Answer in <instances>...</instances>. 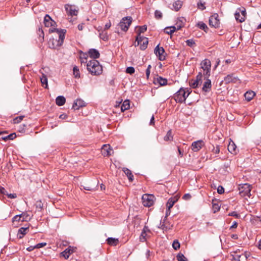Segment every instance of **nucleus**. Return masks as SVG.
Segmentation results:
<instances>
[{
	"mask_svg": "<svg viewBox=\"0 0 261 261\" xmlns=\"http://www.w3.org/2000/svg\"><path fill=\"white\" fill-rule=\"evenodd\" d=\"M48 32L50 33L56 32L59 36L58 39H53L50 40L49 43V47L56 49L61 46L64 42L65 34L67 32L66 30L53 28L49 29Z\"/></svg>",
	"mask_w": 261,
	"mask_h": 261,
	"instance_id": "f257e3e1",
	"label": "nucleus"
},
{
	"mask_svg": "<svg viewBox=\"0 0 261 261\" xmlns=\"http://www.w3.org/2000/svg\"><path fill=\"white\" fill-rule=\"evenodd\" d=\"M87 69L93 75H99L102 72V66L98 61L94 59L87 62Z\"/></svg>",
	"mask_w": 261,
	"mask_h": 261,
	"instance_id": "f03ea898",
	"label": "nucleus"
},
{
	"mask_svg": "<svg viewBox=\"0 0 261 261\" xmlns=\"http://www.w3.org/2000/svg\"><path fill=\"white\" fill-rule=\"evenodd\" d=\"M184 88H180L173 96V98L176 102L182 103L186 101V98L191 93V91Z\"/></svg>",
	"mask_w": 261,
	"mask_h": 261,
	"instance_id": "7ed1b4c3",
	"label": "nucleus"
},
{
	"mask_svg": "<svg viewBox=\"0 0 261 261\" xmlns=\"http://www.w3.org/2000/svg\"><path fill=\"white\" fill-rule=\"evenodd\" d=\"M201 68L203 69V74L205 78L211 75V62L210 60L205 59L200 63Z\"/></svg>",
	"mask_w": 261,
	"mask_h": 261,
	"instance_id": "20e7f679",
	"label": "nucleus"
},
{
	"mask_svg": "<svg viewBox=\"0 0 261 261\" xmlns=\"http://www.w3.org/2000/svg\"><path fill=\"white\" fill-rule=\"evenodd\" d=\"M251 188V186L249 184H241L239 186V193L242 197L248 196L250 197Z\"/></svg>",
	"mask_w": 261,
	"mask_h": 261,
	"instance_id": "39448f33",
	"label": "nucleus"
},
{
	"mask_svg": "<svg viewBox=\"0 0 261 261\" xmlns=\"http://www.w3.org/2000/svg\"><path fill=\"white\" fill-rule=\"evenodd\" d=\"M132 22V18L130 16H126L122 18L119 23L118 25L122 31L126 32Z\"/></svg>",
	"mask_w": 261,
	"mask_h": 261,
	"instance_id": "423d86ee",
	"label": "nucleus"
},
{
	"mask_svg": "<svg viewBox=\"0 0 261 261\" xmlns=\"http://www.w3.org/2000/svg\"><path fill=\"white\" fill-rule=\"evenodd\" d=\"M142 203L144 206L149 207L154 203V196L151 194H145L142 196Z\"/></svg>",
	"mask_w": 261,
	"mask_h": 261,
	"instance_id": "0eeeda50",
	"label": "nucleus"
},
{
	"mask_svg": "<svg viewBox=\"0 0 261 261\" xmlns=\"http://www.w3.org/2000/svg\"><path fill=\"white\" fill-rule=\"evenodd\" d=\"M154 53L160 61H164L166 59L165 49L163 47H160L158 44L154 48Z\"/></svg>",
	"mask_w": 261,
	"mask_h": 261,
	"instance_id": "6e6552de",
	"label": "nucleus"
},
{
	"mask_svg": "<svg viewBox=\"0 0 261 261\" xmlns=\"http://www.w3.org/2000/svg\"><path fill=\"white\" fill-rule=\"evenodd\" d=\"M136 41H137V45H140V47L141 50H144L147 48L148 43L147 38L142 36H137L136 37Z\"/></svg>",
	"mask_w": 261,
	"mask_h": 261,
	"instance_id": "1a4fd4ad",
	"label": "nucleus"
},
{
	"mask_svg": "<svg viewBox=\"0 0 261 261\" xmlns=\"http://www.w3.org/2000/svg\"><path fill=\"white\" fill-rule=\"evenodd\" d=\"M76 249V247L69 246L67 248L65 249L60 253V256L63 257L65 259H67L69 258L70 255L75 251Z\"/></svg>",
	"mask_w": 261,
	"mask_h": 261,
	"instance_id": "9d476101",
	"label": "nucleus"
},
{
	"mask_svg": "<svg viewBox=\"0 0 261 261\" xmlns=\"http://www.w3.org/2000/svg\"><path fill=\"white\" fill-rule=\"evenodd\" d=\"M220 22L218 19V15L217 14H215L211 16L209 19L210 25L213 27L215 28H218L219 26Z\"/></svg>",
	"mask_w": 261,
	"mask_h": 261,
	"instance_id": "9b49d317",
	"label": "nucleus"
},
{
	"mask_svg": "<svg viewBox=\"0 0 261 261\" xmlns=\"http://www.w3.org/2000/svg\"><path fill=\"white\" fill-rule=\"evenodd\" d=\"M204 145V143L202 140H198L192 143L191 149L193 151L196 152L199 151Z\"/></svg>",
	"mask_w": 261,
	"mask_h": 261,
	"instance_id": "f8f14e48",
	"label": "nucleus"
},
{
	"mask_svg": "<svg viewBox=\"0 0 261 261\" xmlns=\"http://www.w3.org/2000/svg\"><path fill=\"white\" fill-rule=\"evenodd\" d=\"M173 224L167 221V219H163L161 221V227L163 231H167L172 229Z\"/></svg>",
	"mask_w": 261,
	"mask_h": 261,
	"instance_id": "ddd939ff",
	"label": "nucleus"
},
{
	"mask_svg": "<svg viewBox=\"0 0 261 261\" xmlns=\"http://www.w3.org/2000/svg\"><path fill=\"white\" fill-rule=\"evenodd\" d=\"M65 9L66 11V13L68 15H70L71 16H76L77 14L78 11L76 10L74 7L69 5H65Z\"/></svg>",
	"mask_w": 261,
	"mask_h": 261,
	"instance_id": "4468645a",
	"label": "nucleus"
},
{
	"mask_svg": "<svg viewBox=\"0 0 261 261\" xmlns=\"http://www.w3.org/2000/svg\"><path fill=\"white\" fill-rule=\"evenodd\" d=\"M238 80V77L236 76L234 73L228 74L224 79L225 84H229L230 83H236Z\"/></svg>",
	"mask_w": 261,
	"mask_h": 261,
	"instance_id": "2eb2a0df",
	"label": "nucleus"
},
{
	"mask_svg": "<svg viewBox=\"0 0 261 261\" xmlns=\"http://www.w3.org/2000/svg\"><path fill=\"white\" fill-rule=\"evenodd\" d=\"M209 77L205 78L204 80L205 81L204 82L202 90L205 92H209L211 90L212 88V83L211 81L208 79Z\"/></svg>",
	"mask_w": 261,
	"mask_h": 261,
	"instance_id": "dca6fc26",
	"label": "nucleus"
},
{
	"mask_svg": "<svg viewBox=\"0 0 261 261\" xmlns=\"http://www.w3.org/2000/svg\"><path fill=\"white\" fill-rule=\"evenodd\" d=\"M44 24L46 27H50L55 26L56 22L48 14H46L44 18Z\"/></svg>",
	"mask_w": 261,
	"mask_h": 261,
	"instance_id": "f3484780",
	"label": "nucleus"
},
{
	"mask_svg": "<svg viewBox=\"0 0 261 261\" xmlns=\"http://www.w3.org/2000/svg\"><path fill=\"white\" fill-rule=\"evenodd\" d=\"M84 106H85V102L81 99H77L74 101L72 105V109L74 110H76Z\"/></svg>",
	"mask_w": 261,
	"mask_h": 261,
	"instance_id": "a211bd4d",
	"label": "nucleus"
},
{
	"mask_svg": "<svg viewBox=\"0 0 261 261\" xmlns=\"http://www.w3.org/2000/svg\"><path fill=\"white\" fill-rule=\"evenodd\" d=\"M88 54L90 57L94 60L99 58L100 56L99 51L94 48L90 49L88 51Z\"/></svg>",
	"mask_w": 261,
	"mask_h": 261,
	"instance_id": "6ab92c4d",
	"label": "nucleus"
},
{
	"mask_svg": "<svg viewBox=\"0 0 261 261\" xmlns=\"http://www.w3.org/2000/svg\"><path fill=\"white\" fill-rule=\"evenodd\" d=\"M228 150L232 154H236L237 153V146L235 143L231 141L227 147Z\"/></svg>",
	"mask_w": 261,
	"mask_h": 261,
	"instance_id": "aec40b11",
	"label": "nucleus"
},
{
	"mask_svg": "<svg viewBox=\"0 0 261 261\" xmlns=\"http://www.w3.org/2000/svg\"><path fill=\"white\" fill-rule=\"evenodd\" d=\"M29 231V227H21L18 229L17 233V238L18 239H22L24 236Z\"/></svg>",
	"mask_w": 261,
	"mask_h": 261,
	"instance_id": "412c9836",
	"label": "nucleus"
},
{
	"mask_svg": "<svg viewBox=\"0 0 261 261\" xmlns=\"http://www.w3.org/2000/svg\"><path fill=\"white\" fill-rule=\"evenodd\" d=\"M106 242L107 244L110 246H116L119 243V240L118 239L114 238H108L106 240Z\"/></svg>",
	"mask_w": 261,
	"mask_h": 261,
	"instance_id": "4be33fe9",
	"label": "nucleus"
},
{
	"mask_svg": "<svg viewBox=\"0 0 261 261\" xmlns=\"http://www.w3.org/2000/svg\"><path fill=\"white\" fill-rule=\"evenodd\" d=\"M255 95V92L251 90L247 91L244 94V97L246 100H247L248 101H250L251 100H252Z\"/></svg>",
	"mask_w": 261,
	"mask_h": 261,
	"instance_id": "5701e85b",
	"label": "nucleus"
},
{
	"mask_svg": "<svg viewBox=\"0 0 261 261\" xmlns=\"http://www.w3.org/2000/svg\"><path fill=\"white\" fill-rule=\"evenodd\" d=\"M122 170L128 177L129 181H133L134 180V175L132 171L127 168H123Z\"/></svg>",
	"mask_w": 261,
	"mask_h": 261,
	"instance_id": "b1692460",
	"label": "nucleus"
},
{
	"mask_svg": "<svg viewBox=\"0 0 261 261\" xmlns=\"http://www.w3.org/2000/svg\"><path fill=\"white\" fill-rule=\"evenodd\" d=\"M112 150L109 146L103 145L102 148V153L105 156H109L111 155V151Z\"/></svg>",
	"mask_w": 261,
	"mask_h": 261,
	"instance_id": "393cba45",
	"label": "nucleus"
},
{
	"mask_svg": "<svg viewBox=\"0 0 261 261\" xmlns=\"http://www.w3.org/2000/svg\"><path fill=\"white\" fill-rule=\"evenodd\" d=\"M154 83H158L160 86H165L167 84V80L166 79L163 78L161 76H159L156 78Z\"/></svg>",
	"mask_w": 261,
	"mask_h": 261,
	"instance_id": "a878e982",
	"label": "nucleus"
},
{
	"mask_svg": "<svg viewBox=\"0 0 261 261\" xmlns=\"http://www.w3.org/2000/svg\"><path fill=\"white\" fill-rule=\"evenodd\" d=\"M65 101V98L63 96H58L56 99V103L59 106H63Z\"/></svg>",
	"mask_w": 261,
	"mask_h": 261,
	"instance_id": "bb28decb",
	"label": "nucleus"
},
{
	"mask_svg": "<svg viewBox=\"0 0 261 261\" xmlns=\"http://www.w3.org/2000/svg\"><path fill=\"white\" fill-rule=\"evenodd\" d=\"M186 20L184 18H180L178 20L175 26L177 30H180L184 27Z\"/></svg>",
	"mask_w": 261,
	"mask_h": 261,
	"instance_id": "cd10ccee",
	"label": "nucleus"
},
{
	"mask_svg": "<svg viewBox=\"0 0 261 261\" xmlns=\"http://www.w3.org/2000/svg\"><path fill=\"white\" fill-rule=\"evenodd\" d=\"M177 199L175 197H171L169 198L166 203V206L170 209L176 202Z\"/></svg>",
	"mask_w": 261,
	"mask_h": 261,
	"instance_id": "c85d7f7f",
	"label": "nucleus"
},
{
	"mask_svg": "<svg viewBox=\"0 0 261 261\" xmlns=\"http://www.w3.org/2000/svg\"><path fill=\"white\" fill-rule=\"evenodd\" d=\"M181 6L182 2L180 1H176L172 4L173 8L172 9L177 11L181 8Z\"/></svg>",
	"mask_w": 261,
	"mask_h": 261,
	"instance_id": "c756f323",
	"label": "nucleus"
},
{
	"mask_svg": "<svg viewBox=\"0 0 261 261\" xmlns=\"http://www.w3.org/2000/svg\"><path fill=\"white\" fill-rule=\"evenodd\" d=\"M173 136L171 130H169L166 135L164 137V140L165 141H171L173 140Z\"/></svg>",
	"mask_w": 261,
	"mask_h": 261,
	"instance_id": "7c9ffc66",
	"label": "nucleus"
},
{
	"mask_svg": "<svg viewBox=\"0 0 261 261\" xmlns=\"http://www.w3.org/2000/svg\"><path fill=\"white\" fill-rule=\"evenodd\" d=\"M129 108V100H125L123 101L121 107V110L122 112L128 110Z\"/></svg>",
	"mask_w": 261,
	"mask_h": 261,
	"instance_id": "2f4dec72",
	"label": "nucleus"
},
{
	"mask_svg": "<svg viewBox=\"0 0 261 261\" xmlns=\"http://www.w3.org/2000/svg\"><path fill=\"white\" fill-rule=\"evenodd\" d=\"M40 81L42 86H44V85H45L44 87L45 88H47V78L46 75L44 73H42V76L40 77Z\"/></svg>",
	"mask_w": 261,
	"mask_h": 261,
	"instance_id": "473e14b6",
	"label": "nucleus"
},
{
	"mask_svg": "<svg viewBox=\"0 0 261 261\" xmlns=\"http://www.w3.org/2000/svg\"><path fill=\"white\" fill-rule=\"evenodd\" d=\"M16 137V135L15 133H12L7 136L5 137H2L1 139L3 140H4L5 141L7 140H12L15 139Z\"/></svg>",
	"mask_w": 261,
	"mask_h": 261,
	"instance_id": "72a5a7b5",
	"label": "nucleus"
},
{
	"mask_svg": "<svg viewBox=\"0 0 261 261\" xmlns=\"http://www.w3.org/2000/svg\"><path fill=\"white\" fill-rule=\"evenodd\" d=\"M189 84H190V86L193 89H195V88H196L197 87H198L199 86L201 85V84H200L199 83H198V82H197V81H196L195 80H192L190 81L189 82Z\"/></svg>",
	"mask_w": 261,
	"mask_h": 261,
	"instance_id": "f704fd0d",
	"label": "nucleus"
},
{
	"mask_svg": "<svg viewBox=\"0 0 261 261\" xmlns=\"http://www.w3.org/2000/svg\"><path fill=\"white\" fill-rule=\"evenodd\" d=\"M25 216L24 213H22L20 215H17L15 216L12 218V222L14 223L15 222H19L21 221L22 216Z\"/></svg>",
	"mask_w": 261,
	"mask_h": 261,
	"instance_id": "c9c22d12",
	"label": "nucleus"
},
{
	"mask_svg": "<svg viewBox=\"0 0 261 261\" xmlns=\"http://www.w3.org/2000/svg\"><path fill=\"white\" fill-rule=\"evenodd\" d=\"M73 73L75 78L80 77V72L77 66H74L73 68Z\"/></svg>",
	"mask_w": 261,
	"mask_h": 261,
	"instance_id": "e433bc0d",
	"label": "nucleus"
},
{
	"mask_svg": "<svg viewBox=\"0 0 261 261\" xmlns=\"http://www.w3.org/2000/svg\"><path fill=\"white\" fill-rule=\"evenodd\" d=\"M165 30L167 34L171 35L177 30L175 26H172L170 27L166 28Z\"/></svg>",
	"mask_w": 261,
	"mask_h": 261,
	"instance_id": "4c0bfd02",
	"label": "nucleus"
},
{
	"mask_svg": "<svg viewBox=\"0 0 261 261\" xmlns=\"http://www.w3.org/2000/svg\"><path fill=\"white\" fill-rule=\"evenodd\" d=\"M147 30V25H144L139 27V29L137 31L138 35L141 36V33H143Z\"/></svg>",
	"mask_w": 261,
	"mask_h": 261,
	"instance_id": "58836bf2",
	"label": "nucleus"
},
{
	"mask_svg": "<svg viewBox=\"0 0 261 261\" xmlns=\"http://www.w3.org/2000/svg\"><path fill=\"white\" fill-rule=\"evenodd\" d=\"M197 26L199 28L204 31L205 32H206V30L208 29L207 25L202 21L198 22Z\"/></svg>",
	"mask_w": 261,
	"mask_h": 261,
	"instance_id": "ea45409f",
	"label": "nucleus"
},
{
	"mask_svg": "<svg viewBox=\"0 0 261 261\" xmlns=\"http://www.w3.org/2000/svg\"><path fill=\"white\" fill-rule=\"evenodd\" d=\"M37 33L39 36V41L41 42L43 41L44 40V32H43V31L42 30V29L41 28H39L38 30Z\"/></svg>",
	"mask_w": 261,
	"mask_h": 261,
	"instance_id": "a19ab883",
	"label": "nucleus"
},
{
	"mask_svg": "<svg viewBox=\"0 0 261 261\" xmlns=\"http://www.w3.org/2000/svg\"><path fill=\"white\" fill-rule=\"evenodd\" d=\"M235 18L237 21H239L240 22H242L245 21L244 17H240V12L237 11L234 14Z\"/></svg>",
	"mask_w": 261,
	"mask_h": 261,
	"instance_id": "79ce46f5",
	"label": "nucleus"
},
{
	"mask_svg": "<svg viewBox=\"0 0 261 261\" xmlns=\"http://www.w3.org/2000/svg\"><path fill=\"white\" fill-rule=\"evenodd\" d=\"M176 258L178 261H188L187 258L181 253H178Z\"/></svg>",
	"mask_w": 261,
	"mask_h": 261,
	"instance_id": "37998d69",
	"label": "nucleus"
},
{
	"mask_svg": "<svg viewBox=\"0 0 261 261\" xmlns=\"http://www.w3.org/2000/svg\"><path fill=\"white\" fill-rule=\"evenodd\" d=\"M203 76V74L201 72H199L198 74L196 76V81H197L198 83H199L200 84L202 83V77Z\"/></svg>",
	"mask_w": 261,
	"mask_h": 261,
	"instance_id": "c03bdc74",
	"label": "nucleus"
},
{
	"mask_svg": "<svg viewBox=\"0 0 261 261\" xmlns=\"http://www.w3.org/2000/svg\"><path fill=\"white\" fill-rule=\"evenodd\" d=\"M154 17L157 19H161L163 17L162 13L159 10H155L154 12Z\"/></svg>",
	"mask_w": 261,
	"mask_h": 261,
	"instance_id": "a18cd8bd",
	"label": "nucleus"
},
{
	"mask_svg": "<svg viewBox=\"0 0 261 261\" xmlns=\"http://www.w3.org/2000/svg\"><path fill=\"white\" fill-rule=\"evenodd\" d=\"M172 247L173 248L177 250V249H179L180 248V243L177 240H175L173 243H172Z\"/></svg>",
	"mask_w": 261,
	"mask_h": 261,
	"instance_id": "49530a36",
	"label": "nucleus"
},
{
	"mask_svg": "<svg viewBox=\"0 0 261 261\" xmlns=\"http://www.w3.org/2000/svg\"><path fill=\"white\" fill-rule=\"evenodd\" d=\"M24 117V116H19L18 117H16L13 119V122L14 123H19Z\"/></svg>",
	"mask_w": 261,
	"mask_h": 261,
	"instance_id": "de8ad7c7",
	"label": "nucleus"
},
{
	"mask_svg": "<svg viewBox=\"0 0 261 261\" xmlns=\"http://www.w3.org/2000/svg\"><path fill=\"white\" fill-rule=\"evenodd\" d=\"M204 5L205 3H202L201 1H200L197 3V8L201 10H203L205 9Z\"/></svg>",
	"mask_w": 261,
	"mask_h": 261,
	"instance_id": "09e8293b",
	"label": "nucleus"
},
{
	"mask_svg": "<svg viewBox=\"0 0 261 261\" xmlns=\"http://www.w3.org/2000/svg\"><path fill=\"white\" fill-rule=\"evenodd\" d=\"M187 45L190 47H193L194 45L195 44V42L193 39H188L186 41Z\"/></svg>",
	"mask_w": 261,
	"mask_h": 261,
	"instance_id": "8fccbe9b",
	"label": "nucleus"
},
{
	"mask_svg": "<svg viewBox=\"0 0 261 261\" xmlns=\"http://www.w3.org/2000/svg\"><path fill=\"white\" fill-rule=\"evenodd\" d=\"M228 216H232L235 217L236 218H239L240 217V214H239L237 212L233 211L228 214Z\"/></svg>",
	"mask_w": 261,
	"mask_h": 261,
	"instance_id": "3c124183",
	"label": "nucleus"
},
{
	"mask_svg": "<svg viewBox=\"0 0 261 261\" xmlns=\"http://www.w3.org/2000/svg\"><path fill=\"white\" fill-rule=\"evenodd\" d=\"M220 146L219 145H216L215 147H213L212 152L215 154H218L220 152Z\"/></svg>",
	"mask_w": 261,
	"mask_h": 261,
	"instance_id": "603ef678",
	"label": "nucleus"
},
{
	"mask_svg": "<svg viewBox=\"0 0 261 261\" xmlns=\"http://www.w3.org/2000/svg\"><path fill=\"white\" fill-rule=\"evenodd\" d=\"M135 68L133 67H128L126 68V72L127 73L132 74L135 72Z\"/></svg>",
	"mask_w": 261,
	"mask_h": 261,
	"instance_id": "864d4df0",
	"label": "nucleus"
},
{
	"mask_svg": "<svg viewBox=\"0 0 261 261\" xmlns=\"http://www.w3.org/2000/svg\"><path fill=\"white\" fill-rule=\"evenodd\" d=\"M99 37L103 40L106 41V40H108V36H107L106 33L103 34V33H102L99 34Z\"/></svg>",
	"mask_w": 261,
	"mask_h": 261,
	"instance_id": "5fc2aeb1",
	"label": "nucleus"
},
{
	"mask_svg": "<svg viewBox=\"0 0 261 261\" xmlns=\"http://www.w3.org/2000/svg\"><path fill=\"white\" fill-rule=\"evenodd\" d=\"M217 192L220 194H222L224 193V188L221 186H219L217 188Z\"/></svg>",
	"mask_w": 261,
	"mask_h": 261,
	"instance_id": "6e6d98bb",
	"label": "nucleus"
},
{
	"mask_svg": "<svg viewBox=\"0 0 261 261\" xmlns=\"http://www.w3.org/2000/svg\"><path fill=\"white\" fill-rule=\"evenodd\" d=\"M191 198V195L189 193L185 194L182 197V199L186 200H189Z\"/></svg>",
	"mask_w": 261,
	"mask_h": 261,
	"instance_id": "4d7b16f0",
	"label": "nucleus"
},
{
	"mask_svg": "<svg viewBox=\"0 0 261 261\" xmlns=\"http://www.w3.org/2000/svg\"><path fill=\"white\" fill-rule=\"evenodd\" d=\"M24 214H25V216H22V217H21V222L27 221L28 219H30V218H28L29 215L27 213H24Z\"/></svg>",
	"mask_w": 261,
	"mask_h": 261,
	"instance_id": "13d9d810",
	"label": "nucleus"
},
{
	"mask_svg": "<svg viewBox=\"0 0 261 261\" xmlns=\"http://www.w3.org/2000/svg\"><path fill=\"white\" fill-rule=\"evenodd\" d=\"M46 243H38L35 246V247H36V248H42V247L45 246L46 245Z\"/></svg>",
	"mask_w": 261,
	"mask_h": 261,
	"instance_id": "bf43d9fd",
	"label": "nucleus"
},
{
	"mask_svg": "<svg viewBox=\"0 0 261 261\" xmlns=\"http://www.w3.org/2000/svg\"><path fill=\"white\" fill-rule=\"evenodd\" d=\"M0 194L7 195L8 193L4 188L0 187Z\"/></svg>",
	"mask_w": 261,
	"mask_h": 261,
	"instance_id": "052dcab7",
	"label": "nucleus"
},
{
	"mask_svg": "<svg viewBox=\"0 0 261 261\" xmlns=\"http://www.w3.org/2000/svg\"><path fill=\"white\" fill-rule=\"evenodd\" d=\"M7 196H8V198H11V199L15 198L17 197V195L15 193H13V194H8V193Z\"/></svg>",
	"mask_w": 261,
	"mask_h": 261,
	"instance_id": "680f3d73",
	"label": "nucleus"
},
{
	"mask_svg": "<svg viewBox=\"0 0 261 261\" xmlns=\"http://www.w3.org/2000/svg\"><path fill=\"white\" fill-rule=\"evenodd\" d=\"M170 213H171L170 209H169V208H167V209L166 211V216L164 219H167V217L170 215Z\"/></svg>",
	"mask_w": 261,
	"mask_h": 261,
	"instance_id": "e2e57ef3",
	"label": "nucleus"
},
{
	"mask_svg": "<svg viewBox=\"0 0 261 261\" xmlns=\"http://www.w3.org/2000/svg\"><path fill=\"white\" fill-rule=\"evenodd\" d=\"M59 118L61 119H65L67 118V115L65 114H62L59 116Z\"/></svg>",
	"mask_w": 261,
	"mask_h": 261,
	"instance_id": "0e129e2a",
	"label": "nucleus"
},
{
	"mask_svg": "<svg viewBox=\"0 0 261 261\" xmlns=\"http://www.w3.org/2000/svg\"><path fill=\"white\" fill-rule=\"evenodd\" d=\"M238 226V223L236 221H234L233 222L232 225L230 226V229L231 228H236Z\"/></svg>",
	"mask_w": 261,
	"mask_h": 261,
	"instance_id": "69168bd1",
	"label": "nucleus"
},
{
	"mask_svg": "<svg viewBox=\"0 0 261 261\" xmlns=\"http://www.w3.org/2000/svg\"><path fill=\"white\" fill-rule=\"evenodd\" d=\"M154 124V116L152 115L150 121V125H153Z\"/></svg>",
	"mask_w": 261,
	"mask_h": 261,
	"instance_id": "338daca9",
	"label": "nucleus"
},
{
	"mask_svg": "<svg viewBox=\"0 0 261 261\" xmlns=\"http://www.w3.org/2000/svg\"><path fill=\"white\" fill-rule=\"evenodd\" d=\"M150 73V70L149 69H146V76L147 77V79L149 78Z\"/></svg>",
	"mask_w": 261,
	"mask_h": 261,
	"instance_id": "774afa93",
	"label": "nucleus"
}]
</instances>
